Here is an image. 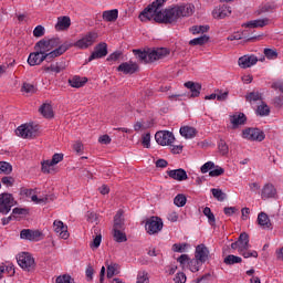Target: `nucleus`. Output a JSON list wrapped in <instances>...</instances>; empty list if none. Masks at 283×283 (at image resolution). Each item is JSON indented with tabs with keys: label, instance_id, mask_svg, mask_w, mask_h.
I'll list each match as a JSON object with an SVG mask.
<instances>
[{
	"label": "nucleus",
	"instance_id": "61",
	"mask_svg": "<svg viewBox=\"0 0 283 283\" xmlns=\"http://www.w3.org/2000/svg\"><path fill=\"white\" fill-rule=\"evenodd\" d=\"M86 220H87V222H92V223H94V222H97V220H98V214H96L95 212H87L86 213Z\"/></svg>",
	"mask_w": 283,
	"mask_h": 283
},
{
	"label": "nucleus",
	"instance_id": "21",
	"mask_svg": "<svg viewBox=\"0 0 283 283\" xmlns=\"http://www.w3.org/2000/svg\"><path fill=\"white\" fill-rule=\"evenodd\" d=\"M70 25H72V20H70V17H67V15L60 17V18H57V22L55 24V30L57 32H61L63 30H67L70 28Z\"/></svg>",
	"mask_w": 283,
	"mask_h": 283
},
{
	"label": "nucleus",
	"instance_id": "24",
	"mask_svg": "<svg viewBox=\"0 0 283 283\" xmlns=\"http://www.w3.org/2000/svg\"><path fill=\"white\" fill-rule=\"evenodd\" d=\"M230 122L233 125V129L240 127V125H244L247 123V115L244 113H237L230 116Z\"/></svg>",
	"mask_w": 283,
	"mask_h": 283
},
{
	"label": "nucleus",
	"instance_id": "27",
	"mask_svg": "<svg viewBox=\"0 0 283 283\" xmlns=\"http://www.w3.org/2000/svg\"><path fill=\"white\" fill-rule=\"evenodd\" d=\"M258 224L262 227V229H273L271 224V219H269V214L265 212H260L258 216Z\"/></svg>",
	"mask_w": 283,
	"mask_h": 283
},
{
	"label": "nucleus",
	"instance_id": "4",
	"mask_svg": "<svg viewBox=\"0 0 283 283\" xmlns=\"http://www.w3.org/2000/svg\"><path fill=\"white\" fill-rule=\"evenodd\" d=\"M61 48V39L52 38V39H42L35 43L34 50H39L40 54H52L54 50Z\"/></svg>",
	"mask_w": 283,
	"mask_h": 283
},
{
	"label": "nucleus",
	"instance_id": "22",
	"mask_svg": "<svg viewBox=\"0 0 283 283\" xmlns=\"http://www.w3.org/2000/svg\"><path fill=\"white\" fill-rule=\"evenodd\" d=\"M277 193V190L275 189V186L272 184H266L261 192V198L263 200H266V198H275V195Z\"/></svg>",
	"mask_w": 283,
	"mask_h": 283
},
{
	"label": "nucleus",
	"instance_id": "57",
	"mask_svg": "<svg viewBox=\"0 0 283 283\" xmlns=\"http://www.w3.org/2000/svg\"><path fill=\"white\" fill-rule=\"evenodd\" d=\"M191 260L189 259L188 254H181L178 259L177 262H179L180 266L185 269V264H189Z\"/></svg>",
	"mask_w": 283,
	"mask_h": 283
},
{
	"label": "nucleus",
	"instance_id": "36",
	"mask_svg": "<svg viewBox=\"0 0 283 283\" xmlns=\"http://www.w3.org/2000/svg\"><path fill=\"white\" fill-rule=\"evenodd\" d=\"M223 262L224 264L231 266L233 264H240L242 262V258L229 254L228 256L224 258Z\"/></svg>",
	"mask_w": 283,
	"mask_h": 283
},
{
	"label": "nucleus",
	"instance_id": "56",
	"mask_svg": "<svg viewBox=\"0 0 283 283\" xmlns=\"http://www.w3.org/2000/svg\"><path fill=\"white\" fill-rule=\"evenodd\" d=\"M101 242H103V235L97 234L90 244L91 249H98V247H101Z\"/></svg>",
	"mask_w": 283,
	"mask_h": 283
},
{
	"label": "nucleus",
	"instance_id": "13",
	"mask_svg": "<svg viewBox=\"0 0 283 283\" xmlns=\"http://www.w3.org/2000/svg\"><path fill=\"white\" fill-rule=\"evenodd\" d=\"M107 55V43L101 42L94 48V52L88 57V63L91 61H96V59H105Z\"/></svg>",
	"mask_w": 283,
	"mask_h": 283
},
{
	"label": "nucleus",
	"instance_id": "41",
	"mask_svg": "<svg viewBox=\"0 0 283 283\" xmlns=\"http://www.w3.org/2000/svg\"><path fill=\"white\" fill-rule=\"evenodd\" d=\"M188 266L191 273H198V271H200V266H202V262L198 261V259H192L188 262Z\"/></svg>",
	"mask_w": 283,
	"mask_h": 283
},
{
	"label": "nucleus",
	"instance_id": "46",
	"mask_svg": "<svg viewBox=\"0 0 283 283\" xmlns=\"http://www.w3.org/2000/svg\"><path fill=\"white\" fill-rule=\"evenodd\" d=\"M149 127H154V122H146L144 124L140 122H137L134 125L135 132H140V129H149Z\"/></svg>",
	"mask_w": 283,
	"mask_h": 283
},
{
	"label": "nucleus",
	"instance_id": "52",
	"mask_svg": "<svg viewBox=\"0 0 283 283\" xmlns=\"http://www.w3.org/2000/svg\"><path fill=\"white\" fill-rule=\"evenodd\" d=\"M218 148L220 154H222V156H227V154H229V146L227 145V142L220 139L218 144Z\"/></svg>",
	"mask_w": 283,
	"mask_h": 283
},
{
	"label": "nucleus",
	"instance_id": "60",
	"mask_svg": "<svg viewBox=\"0 0 283 283\" xmlns=\"http://www.w3.org/2000/svg\"><path fill=\"white\" fill-rule=\"evenodd\" d=\"M54 167L53 164H51L50 160L42 161V171L43 174H50V168Z\"/></svg>",
	"mask_w": 283,
	"mask_h": 283
},
{
	"label": "nucleus",
	"instance_id": "37",
	"mask_svg": "<svg viewBox=\"0 0 283 283\" xmlns=\"http://www.w3.org/2000/svg\"><path fill=\"white\" fill-rule=\"evenodd\" d=\"M203 216H206V218H208V222L211 227H216V214H213V212H211V208L206 207L203 209Z\"/></svg>",
	"mask_w": 283,
	"mask_h": 283
},
{
	"label": "nucleus",
	"instance_id": "38",
	"mask_svg": "<svg viewBox=\"0 0 283 283\" xmlns=\"http://www.w3.org/2000/svg\"><path fill=\"white\" fill-rule=\"evenodd\" d=\"M209 42V36L203 34L199 38H195L189 41V45H205V43Z\"/></svg>",
	"mask_w": 283,
	"mask_h": 283
},
{
	"label": "nucleus",
	"instance_id": "30",
	"mask_svg": "<svg viewBox=\"0 0 283 283\" xmlns=\"http://www.w3.org/2000/svg\"><path fill=\"white\" fill-rule=\"evenodd\" d=\"M39 112L44 118H54V111L50 104H42L39 108Z\"/></svg>",
	"mask_w": 283,
	"mask_h": 283
},
{
	"label": "nucleus",
	"instance_id": "19",
	"mask_svg": "<svg viewBox=\"0 0 283 283\" xmlns=\"http://www.w3.org/2000/svg\"><path fill=\"white\" fill-rule=\"evenodd\" d=\"M184 86L187 87V90H189L191 92V95H190L191 98H198V96H200V92L202 90V84L188 81L184 84Z\"/></svg>",
	"mask_w": 283,
	"mask_h": 283
},
{
	"label": "nucleus",
	"instance_id": "31",
	"mask_svg": "<svg viewBox=\"0 0 283 283\" xmlns=\"http://www.w3.org/2000/svg\"><path fill=\"white\" fill-rule=\"evenodd\" d=\"M179 132L184 138H195L196 134H198L196 128H193L191 126H184L180 128Z\"/></svg>",
	"mask_w": 283,
	"mask_h": 283
},
{
	"label": "nucleus",
	"instance_id": "28",
	"mask_svg": "<svg viewBox=\"0 0 283 283\" xmlns=\"http://www.w3.org/2000/svg\"><path fill=\"white\" fill-rule=\"evenodd\" d=\"M102 19L109 23H114L118 19V9L104 11L102 14Z\"/></svg>",
	"mask_w": 283,
	"mask_h": 283
},
{
	"label": "nucleus",
	"instance_id": "35",
	"mask_svg": "<svg viewBox=\"0 0 283 283\" xmlns=\"http://www.w3.org/2000/svg\"><path fill=\"white\" fill-rule=\"evenodd\" d=\"M245 101L250 104L258 103V101H262V95L259 92H250L245 95Z\"/></svg>",
	"mask_w": 283,
	"mask_h": 283
},
{
	"label": "nucleus",
	"instance_id": "6",
	"mask_svg": "<svg viewBox=\"0 0 283 283\" xmlns=\"http://www.w3.org/2000/svg\"><path fill=\"white\" fill-rule=\"evenodd\" d=\"M17 262L23 271H34L36 269V263L34 262V258L28 252H22L18 254Z\"/></svg>",
	"mask_w": 283,
	"mask_h": 283
},
{
	"label": "nucleus",
	"instance_id": "8",
	"mask_svg": "<svg viewBox=\"0 0 283 283\" xmlns=\"http://www.w3.org/2000/svg\"><path fill=\"white\" fill-rule=\"evenodd\" d=\"M14 205H17V202L12 193L4 192L0 195V213H3L4 216L10 213Z\"/></svg>",
	"mask_w": 283,
	"mask_h": 283
},
{
	"label": "nucleus",
	"instance_id": "7",
	"mask_svg": "<svg viewBox=\"0 0 283 283\" xmlns=\"http://www.w3.org/2000/svg\"><path fill=\"white\" fill-rule=\"evenodd\" d=\"M163 219L160 217H150L146 220L145 229L149 235H156L163 231Z\"/></svg>",
	"mask_w": 283,
	"mask_h": 283
},
{
	"label": "nucleus",
	"instance_id": "49",
	"mask_svg": "<svg viewBox=\"0 0 283 283\" xmlns=\"http://www.w3.org/2000/svg\"><path fill=\"white\" fill-rule=\"evenodd\" d=\"M55 283H74V279L71 275L64 274L56 277Z\"/></svg>",
	"mask_w": 283,
	"mask_h": 283
},
{
	"label": "nucleus",
	"instance_id": "40",
	"mask_svg": "<svg viewBox=\"0 0 283 283\" xmlns=\"http://www.w3.org/2000/svg\"><path fill=\"white\" fill-rule=\"evenodd\" d=\"M106 269H107L106 276L108 277V280H112V277L115 276L116 273H118L117 271L119 269V265L117 263H112L106 265Z\"/></svg>",
	"mask_w": 283,
	"mask_h": 283
},
{
	"label": "nucleus",
	"instance_id": "50",
	"mask_svg": "<svg viewBox=\"0 0 283 283\" xmlns=\"http://www.w3.org/2000/svg\"><path fill=\"white\" fill-rule=\"evenodd\" d=\"M45 35V28L43 25H38L34 28L33 30V36H35V39H41V36Z\"/></svg>",
	"mask_w": 283,
	"mask_h": 283
},
{
	"label": "nucleus",
	"instance_id": "15",
	"mask_svg": "<svg viewBox=\"0 0 283 283\" xmlns=\"http://www.w3.org/2000/svg\"><path fill=\"white\" fill-rule=\"evenodd\" d=\"M265 57H261L260 61H264ZM259 62V59L258 56L255 55H244V56H241L239 59V65L243 69V70H247L248 67H252V65H255V63Z\"/></svg>",
	"mask_w": 283,
	"mask_h": 283
},
{
	"label": "nucleus",
	"instance_id": "11",
	"mask_svg": "<svg viewBox=\"0 0 283 283\" xmlns=\"http://www.w3.org/2000/svg\"><path fill=\"white\" fill-rule=\"evenodd\" d=\"M20 238L30 242H39V240H43V232L40 230L23 229L20 232Z\"/></svg>",
	"mask_w": 283,
	"mask_h": 283
},
{
	"label": "nucleus",
	"instance_id": "20",
	"mask_svg": "<svg viewBox=\"0 0 283 283\" xmlns=\"http://www.w3.org/2000/svg\"><path fill=\"white\" fill-rule=\"evenodd\" d=\"M237 244L239 247V253H243V251H249V249H251V244H249V234L247 232H242L239 235Z\"/></svg>",
	"mask_w": 283,
	"mask_h": 283
},
{
	"label": "nucleus",
	"instance_id": "55",
	"mask_svg": "<svg viewBox=\"0 0 283 283\" xmlns=\"http://www.w3.org/2000/svg\"><path fill=\"white\" fill-rule=\"evenodd\" d=\"M263 53L269 60L277 59V51L273 49H264Z\"/></svg>",
	"mask_w": 283,
	"mask_h": 283
},
{
	"label": "nucleus",
	"instance_id": "47",
	"mask_svg": "<svg viewBox=\"0 0 283 283\" xmlns=\"http://www.w3.org/2000/svg\"><path fill=\"white\" fill-rule=\"evenodd\" d=\"M114 231V240L117 242H127V235L120 230H113Z\"/></svg>",
	"mask_w": 283,
	"mask_h": 283
},
{
	"label": "nucleus",
	"instance_id": "34",
	"mask_svg": "<svg viewBox=\"0 0 283 283\" xmlns=\"http://www.w3.org/2000/svg\"><path fill=\"white\" fill-rule=\"evenodd\" d=\"M256 114L258 116H269V114H271V108L266 103L262 102L256 108Z\"/></svg>",
	"mask_w": 283,
	"mask_h": 283
},
{
	"label": "nucleus",
	"instance_id": "45",
	"mask_svg": "<svg viewBox=\"0 0 283 283\" xmlns=\"http://www.w3.org/2000/svg\"><path fill=\"white\" fill-rule=\"evenodd\" d=\"M189 248L188 243H175L172 244V251L175 253H185L187 249Z\"/></svg>",
	"mask_w": 283,
	"mask_h": 283
},
{
	"label": "nucleus",
	"instance_id": "9",
	"mask_svg": "<svg viewBox=\"0 0 283 283\" xmlns=\"http://www.w3.org/2000/svg\"><path fill=\"white\" fill-rule=\"evenodd\" d=\"M242 138H245V140L262 143V140L266 138V135L260 128H245L242 132Z\"/></svg>",
	"mask_w": 283,
	"mask_h": 283
},
{
	"label": "nucleus",
	"instance_id": "14",
	"mask_svg": "<svg viewBox=\"0 0 283 283\" xmlns=\"http://www.w3.org/2000/svg\"><path fill=\"white\" fill-rule=\"evenodd\" d=\"M140 67L134 61L123 62L117 66V72H123V74H136Z\"/></svg>",
	"mask_w": 283,
	"mask_h": 283
},
{
	"label": "nucleus",
	"instance_id": "2",
	"mask_svg": "<svg viewBox=\"0 0 283 283\" xmlns=\"http://www.w3.org/2000/svg\"><path fill=\"white\" fill-rule=\"evenodd\" d=\"M71 45L72 44H70L67 42L63 43L57 49L51 51L50 54H43V53H41V51L39 49H35V52L30 53V55L28 57V64L31 66L41 65V63H43V61H48V63H51V61L53 59H56L59 56H62V54H65V52L70 50Z\"/></svg>",
	"mask_w": 283,
	"mask_h": 283
},
{
	"label": "nucleus",
	"instance_id": "43",
	"mask_svg": "<svg viewBox=\"0 0 283 283\" xmlns=\"http://www.w3.org/2000/svg\"><path fill=\"white\" fill-rule=\"evenodd\" d=\"M275 4L272 3H265L259 8L256 11V14H264V12H273L275 10Z\"/></svg>",
	"mask_w": 283,
	"mask_h": 283
},
{
	"label": "nucleus",
	"instance_id": "3",
	"mask_svg": "<svg viewBox=\"0 0 283 283\" xmlns=\"http://www.w3.org/2000/svg\"><path fill=\"white\" fill-rule=\"evenodd\" d=\"M135 56L142 61V63H154V61H159V59H165L168 56L169 50L167 48H159L153 51H140L133 50Z\"/></svg>",
	"mask_w": 283,
	"mask_h": 283
},
{
	"label": "nucleus",
	"instance_id": "32",
	"mask_svg": "<svg viewBox=\"0 0 283 283\" xmlns=\"http://www.w3.org/2000/svg\"><path fill=\"white\" fill-rule=\"evenodd\" d=\"M87 83V78L81 80V76H74L73 78L69 80V84L71 87H83Z\"/></svg>",
	"mask_w": 283,
	"mask_h": 283
},
{
	"label": "nucleus",
	"instance_id": "16",
	"mask_svg": "<svg viewBox=\"0 0 283 283\" xmlns=\"http://www.w3.org/2000/svg\"><path fill=\"white\" fill-rule=\"evenodd\" d=\"M53 229L59 238H61L62 240H67V238H70V232H67V226H64L63 221L55 220L53 222Z\"/></svg>",
	"mask_w": 283,
	"mask_h": 283
},
{
	"label": "nucleus",
	"instance_id": "53",
	"mask_svg": "<svg viewBox=\"0 0 283 283\" xmlns=\"http://www.w3.org/2000/svg\"><path fill=\"white\" fill-rule=\"evenodd\" d=\"M22 92H25L27 94H34L36 92V87L33 84L24 83L22 85Z\"/></svg>",
	"mask_w": 283,
	"mask_h": 283
},
{
	"label": "nucleus",
	"instance_id": "29",
	"mask_svg": "<svg viewBox=\"0 0 283 283\" xmlns=\"http://www.w3.org/2000/svg\"><path fill=\"white\" fill-rule=\"evenodd\" d=\"M125 227V219H123V210H118L114 217L113 230H122Z\"/></svg>",
	"mask_w": 283,
	"mask_h": 283
},
{
	"label": "nucleus",
	"instance_id": "5",
	"mask_svg": "<svg viewBox=\"0 0 283 283\" xmlns=\"http://www.w3.org/2000/svg\"><path fill=\"white\" fill-rule=\"evenodd\" d=\"M98 39V33L96 32H88L82 39L77 40L75 43L72 42H64L69 43L70 48H78V50H87V48H92L96 40Z\"/></svg>",
	"mask_w": 283,
	"mask_h": 283
},
{
	"label": "nucleus",
	"instance_id": "54",
	"mask_svg": "<svg viewBox=\"0 0 283 283\" xmlns=\"http://www.w3.org/2000/svg\"><path fill=\"white\" fill-rule=\"evenodd\" d=\"M142 145L146 147V149H149V147H151V134L147 133L143 135Z\"/></svg>",
	"mask_w": 283,
	"mask_h": 283
},
{
	"label": "nucleus",
	"instance_id": "48",
	"mask_svg": "<svg viewBox=\"0 0 283 283\" xmlns=\"http://www.w3.org/2000/svg\"><path fill=\"white\" fill-rule=\"evenodd\" d=\"M222 174H224V169L220 166H214V168L209 171L211 178H218V176H222Z\"/></svg>",
	"mask_w": 283,
	"mask_h": 283
},
{
	"label": "nucleus",
	"instance_id": "59",
	"mask_svg": "<svg viewBox=\"0 0 283 283\" xmlns=\"http://www.w3.org/2000/svg\"><path fill=\"white\" fill-rule=\"evenodd\" d=\"M63 160V154H54L51 161V165H59V163H61Z\"/></svg>",
	"mask_w": 283,
	"mask_h": 283
},
{
	"label": "nucleus",
	"instance_id": "26",
	"mask_svg": "<svg viewBox=\"0 0 283 283\" xmlns=\"http://www.w3.org/2000/svg\"><path fill=\"white\" fill-rule=\"evenodd\" d=\"M65 70V63L56 62L51 64L50 66H43V71L46 73L53 72L54 74H61Z\"/></svg>",
	"mask_w": 283,
	"mask_h": 283
},
{
	"label": "nucleus",
	"instance_id": "58",
	"mask_svg": "<svg viewBox=\"0 0 283 283\" xmlns=\"http://www.w3.org/2000/svg\"><path fill=\"white\" fill-rule=\"evenodd\" d=\"M175 283H185L187 282V275L184 272H178L174 279Z\"/></svg>",
	"mask_w": 283,
	"mask_h": 283
},
{
	"label": "nucleus",
	"instance_id": "10",
	"mask_svg": "<svg viewBox=\"0 0 283 283\" xmlns=\"http://www.w3.org/2000/svg\"><path fill=\"white\" fill-rule=\"evenodd\" d=\"M155 140L158 145L165 147L171 145L176 140V137H174V133L169 130H160L155 134Z\"/></svg>",
	"mask_w": 283,
	"mask_h": 283
},
{
	"label": "nucleus",
	"instance_id": "42",
	"mask_svg": "<svg viewBox=\"0 0 283 283\" xmlns=\"http://www.w3.org/2000/svg\"><path fill=\"white\" fill-rule=\"evenodd\" d=\"M190 32L192 34H205V32H209V25H193L190 28Z\"/></svg>",
	"mask_w": 283,
	"mask_h": 283
},
{
	"label": "nucleus",
	"instance_id": "62",
	"mask_svg": "<svg viewBox=\"0 0 283 283\" xmlns=\"http://www.w3.org/2000/svg\"><path fill=\"white\" fill-rule=\"evenodd\" d=\"M1 182L2 185H6V187H12V185H14V179L12 177H3Z\"/></svg>",
	"mask_w": 283,
	"mask_h": 283
},
{
	"label": "nucleus",
	"instance_id": "1",
	"mask_svg": "<svg viewBox=\"0 0 283 283\" xmlns=\"http://www.w3.org/2000/svg\"><path fill=\"white\" fill-rule=\"evenodd\" d=\"M164 2L153 1L151 4L146 7L139 14V20L143 23L147 21H156V23H164L165 25H174L178 23L180 19L185 17H191L193 14L195 7L191 3L176 4L163 9Z\"/></svg>",
	"mask_w": 283,
	"mask_h": 283
},
{
	"label": "nucleus",
	"instance_id": "23",
	"mask_svg": "<svg viewBox=\"0 0 283 283\" xmlns=\"http://www.w3.org/2000/svg\"><path fill=\"white\" fill-rule=\"evenodd\" d=\"M229 14H231V7L227 6L216 8L212 11V15L214 19H224V17H229Z\"/></svg>",
	"mask_w": 283,
	"mask_h": 283
},
{
	"label": "nucleus",
	"instance_id": "17",
	"mask_svg": "<svg viewBox=\"0 0 283 283\" xmlns=\"http://www.w3.org/2000/svg\"><path fill=\"white\" fill-rule=\"evenodd\" d=\"M195 259L205 264L209 260V249L205 244H199L196 247Z\"/></svg>",
	"mask_w": 283,
	"mask_h": 283
},
{
	"label": "nucleus",
	"instance_id": "44",
	"mask_svg": "<svg viewBox=\"0 0 283 283\" xmlns=\"http://www.w3.org/2000/svg\"><path fill=\"white\" fill-rule=\"evenodd\" d=\"M174 205L176 207H185L187 205V197L182 193H179L174 199Z\"/></svg>",
	"mask_w": 283,
	"mask_h": 283
},
{
	"label": "nucleus",
	"instance_id": "12",
	"mask_svg": "<svg viewBox=\"0 0 283 283\" xmlns=\"http://www.w3.org/2000/svg\"><path fill=\"white\" fill-rule=\"evenodd\" d=\"M15 134L20 138H35L36 129L30 124H23L15 129Z\"/></svg>",
	"mask_w": 283,
	"mask_h": 283
},
{
	"label": "nucleus",
	"instance_id": "39",
	"mask_svg": "<svg viewBox=\"0 0 283 283\" xmlns=\"http://www.w3.org/2000/svg\"><path fill=\"white\" fill-rule=\"evenodd\" d=\"M0 174L10 176L12 174V165L8 161H0Z\"/></svg>",
	"mask_w": 283,
	"mask_h": 283
},
{
	"label": "nucleus",
	"instance_id": "25",
	"mask_svg": "<svg viewBox=\"0 0 283 283\" xmlns=\"http://www.w3.org/2000/svg\"><path fill=\"white\" fill-rule=\"evenodd\" d=\"M265 25H269V19H258V20H251L249 22H245L241 24L243 28H264Z\"/></svg>",
	"mask_w": 283,
	"mask_h": 283
},
{
	"label": "nucleus",
	"instance_id": "18",
	"mask_svg": "<svg viewBox=\"0 0 283 283\" xmlns=\"http://www.w3.org/2000/svg\"><path fill=\"white\" fill-rule=\"evenodd\" d=\"M167 174L169 178H172V180H177L178 182H182L189 178V176H187V171L182 168L168 170Z\"/></svg>",
	"mask_w": 283,
	"mask_h": 283
},
{
	"label": "nucleus",
	"instance_id": "51",
	"mask_svg": "<svg viewBox=\"0 0 283 283\" xmlns=\"http://www.w3.org/2000/svg\"><path fill=\"white\" fill-rule=\"evenodd\" d=\"M216 169V164L213 161H207L201 166V174H208V171H212Z\"/></svg>",
	"mask_w": 283,
	"mask_h": 283
},
{
	"label": "nucleus",
	"instance_id": "33",
	"mask_svg": "<svg viewBox=\"0 0 283 283\" xmlns=\"http://www.w3.org/2000/svg\"><path fill=\"white\" fill-rule=\"evenodd\" d=\"M210 191L213 198H216V200H218L219 202H224V200H227V193H224L222 189L212 188Z\"/></svg>",
	"mask_w": 283,
	"mask_h": 283
},
{
	"label": "nucleus",
	"instance_id": "63",
	"mask_svg": "<svg viewBox=\"0 0 283 283\" xmlns=\"http://www.w3.org/2000/svg\"><path fill=\"white\" fill-rule=\"evenodd\" d=\"M237 211H238V208H235V207H226L223 209V213L226 216H233V213H235Z\"/></svg>",
	"mask_w": 283,
	"mask_h": 283
},
{
	"label": "nucleus",
	"instance_id": "64",
	"mask_svg": "<svg viewBox=\"0 0 283 283\" xmlns=\"http://www.w3.org/2000/svg\"><path fill=\"white\" fill-rule=\"evenodd\" d=\"M137 283H149V276L147 273H143V275H139L137 277Z\"/></svg>",
	"mask_w": 283,
	"mask_h": 283
}]
</instances>
